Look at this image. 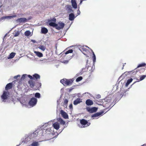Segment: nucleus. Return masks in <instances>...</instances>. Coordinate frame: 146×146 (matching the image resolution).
I'll return each mask as SVG.
<instances>
[{
    "label": "nucleus",
    "mask_w": 146,
    "mask_h": 146,
    "mask_svg": "<svg viewBox=\"0 0 146 146\" xmlns=\"http://www.w3.org/2000/svg\"><path fill=\"white\" fill-rule=\"evenodd\" d=\"M71 2L72 7L74 9L77 8V5L76 2L75 0H71Z\"/></svg>",
    "instance_id": "17"
},
{
    "label": "nucleus",
    "mask_w": 146,
    "mask_h": 146,
    "mask_svg": "<svg viewBox=\"0 0 146 146\" xmlns=\"http://www.w3.org/2000/svg\"><path fill=\"white\" fill-rule=\"evenodd\" d=\"M76 17L73 13H71L69 14V19L70 21H73Z\"/></svg>",
    "instance_id": "20"
},
{
    "label": "nucleus",
    "mask_w": 146,
    "mask_h": 146,
    "mask_svg": "<svg viewBox=\"0 0 146 146\" xmlns=\"http://www.w3.org/2000/svg\"><path fill=\"white\" fill-rule=\"evenodd\" d=\"M77 11H78V12H77V16L78 15H80V12L79 9Z\"/></svg>",
    "instance_id": "47"
},
{
    "label": "nucleus",
    "mask_w": 146,
    "mask_h": 146,
    "mask_svg": "<svg viewBox=\"0 0 146 146\" xmlns=\"http://www.w3.org/2000/svg\"><path fill=\"white\" fill-rule=\"evenodd\" d=\"M133 80V79L132 78H131L129 79H128L127 83L125 84V86L126 87H127L132 82Z\"/></svg>",
    "instance_id": "27"
},
{
    "label": "nucleus",
    "mask_w": 146,
    "mask_h": 146,
    "mask_svg": "<svg viewBox=\"0 0 146 146\" xmlns=\"http://www.w3.org/2000/svg\"><path fill=\"white\" fill-rule=\"evenodd\" d=\"M44 141L42 140L39 141H33L31 145V146H39V143Z\"/></svg>",
    "instance_id": "19"
},
{
    "label": "nucleus",
    "mask_w": 146,
    "mask_h": 146,
    "mask_svg": "<svg viewBox=\"0 0 146 146\" xmlns=\"http://www.w3.org/2000/svg\"><path fill=\"white\" fill-rule=\"evenodd\" d=\"M114 101L112 102L111 104H110V105L109 106V107H108V108H107V109H108L109 108H110V109L115 104V103H113Z\"/></svg>",
    "instance_id": "38"
},
{
    "label": "nucleus",
    "mask_w": 146,
    "mask_h": 146,
    "mask_svg": "<svg viewBox=\"0 0 146 146\" xmlns=\"http://www.w3.org/2000/svg\"><path fill=\"white\" fill-rule=\"evenodd\" d=\"M86 104L88 106H91L93 104V102L92 100L88 99L86 100Z\"/></svg>",
    "instance_id": "18"
},
{
    "label": "nucleus",
    "mask_w": 146,
    "mask_h": 146,
    "mask_svg": "<svg viewBox=\"0 0 146 146\" xmlns=\"http://www.w3.org/2000/svg\"><path fill=\"white\" fill-rule=\"evenodd\" d=\"M83 54H84V53H83Z\"/></svg>",
    "instance_id": "62"
},
{
    "label": "nucleus",
    "mask_w": 146,
    "mask_h": 146,
    "mask_svg": "<svg viewBox=\"0 0 146 146\" xmlns=\"http://www.w3.org/2000/svg\"><path fill=\"white\" fill-rule=\"evenodd\" d=\"M83 1V0H81L80 1V3H79V5H81Z\"/></svg>",
    "instance_id": "50"
},
{
    "label": "nucleus",
    "mask_w": 146,
    "mask_h": 146,
    "mask_svg": "<svg viewBox=\"0 0 146 146\" xmlns=\"http://www.w3.org/2000/svg\"><path fill=\"white\" fill-rule=\"evenodd\" d=\"M41 83H40V86H41Z\"/></svg>",
    "instance_id": "54"
},
{
    "label": "nucleus",
    "mask_w": 146,
    "mask_h": 146,
    "mask_svg": "<svg viewBox=\"0 0 146 146\" xmlns=\"http://www.w3.org/2000/svg\"><path fill=\"white\" fill-rule=\"evenodd\" d=\"M9 92L6 91H4L2 94L1 96V100L2 102H6L9 100Z\"/></svg>",
    "instance_id": "4"
},
{
    "label": "nucleus",
    "mask_w": 146,
    "mask_h": 146,
    "mask_svg": "<svg viewBox=\"0 0 146 146\" xmlns=\"http://www.w3.org/2000/svg\"><path fill=\"white\" fill-rule=\"evenodd\" d=\"M48 32V30L47 28L43 27L41 29V33L42 34H46Z\"/></svg>",
    "instance_id": "21"
},
{
    "label": "nucleus",
    "mask_w": 146,
    "mask_h": 146,
    "mask_svg": "<svg viewBox=\"0 0 146 146\" xmlns=\"http://www.w3.org/2000/svg\"><path fill=\"white\" fill-rule=\"evenodd\" d=\"M101 97V96L100 94H98L97 96V98H100Z\"/></svg>",
    "instance_id": "49"
},
{
    "label": "nucleus",
    "mask_w": 146,
    "mask_h": 146,
    "mask_svg": "<svg viewBox=\"0 0 146 146\" xmlns=\"http://www.w3.org/2000/svg\"><path fill=\"white\" fill-rule=\"evenodd\" d=\"M54 120H53L50 121H51V123H54Z\"/></svg>",
    "instance_id": "52"
},
{
    "label": "nucleus",
    "mask_w": 146,
    "mask_h": 146,
    "mask_svg": "<svg viewBox=\"0 0 146 146\" xmlns=\"http://www.w3.org/2000/svg\"><path fill=\"white\" fill-rule=\"evenodd\" d=\"M17 17V15H11V16H4L2 17L1 20H4L5 19H10L13 18L15 17Z\"/></svg>",
    "instance_id": "12"
},
{
    "label": "nucleus",
    "mask_w": 146,
    "mask_h": 146,
    "mask_svg": "<svg viewBox=\"0 0 146 146\" xmlns=\"http://www.w3.org/2000/svg\"><path fill=\"white\" fill-rule=\"evenodd\" d=\"M27 74H23L21 78V80H24L26 77H27Z\"/></svg>",
    "instance_id": "34"
},
{
    "label": "nucleus",
    "mask_w": 146,
    "mask_h": 146,
    "mask_svg": "<svg viewBox=\"0 0 146 146\" xmlns=\"http://www.w3.org/2000/svg\"><path fill=\"white\" fill-rule=\"evenodd\" d=\"M83 54H84V53H83Z\"/></svg>",
    "instance_id": "60"
},
{
    "label": "nucleus",
    "mask_w": 146,
    "mask_h": 146,
    "mask_svg": "<svg viewBox=\"0 0 146 146\" xmlns=\"http://www.w3.org/2000/svg\"><path fill=\"white\" fill-rule=\"evenodd\" d=\"M33 80H38L40 78V76L37 74H34L33 75Z\"/></svg>",
    "instance_id": "23"
},
{
    "label": "nucleus",
    "mask_w": 146,
    "mask_h": 146,
    "mask_svg": "<svg viewBox=\"0 0 146 146\" xmlns=\"http://www.w3.org/2000/svg\"><path fill=\"white\" fill-rule=\"evenodd\" d=\"M68 100L66 99H65L64 101V105H66L67 104H68Z\"/></svg>",
    "instance_id": "40"
},
{
    "label": "nucleus",
    "mask_w": 146,
    "mask_h": 146,
    "mask_svg": "<svg viewBox=\"0 0 146 146\" xmlns=\"http://www.w3.org/2000/svg\"><path fill=\"white\" fill-rule=\"evenodd\" d=\"M141 146H146V144H144L143 145H142Z\"/></svg>",
    "instance_id": "53"
},
{
    "label": "nucleus",
    "mask_w": 146,
    "mask_h": 146,
    "mask_svg": "<svg viewBox=\"0 0 146 146\" xmlns=\"http://www.w3.org/2000/svg\"><path fill=\"white\" fill-rule=\"evenodd\" d=\"M64 129V128H63V129H62V131H61V132Z\"/></svg>",
    "instance_id": "57"
},
{
    "label": "nucleus",
    "mask_w": 146,
    "mask_h": 146,
    "mask_svg": "<svg viewBox=\"0 0 146 146\" xmlns=\"http://www.w3.org/2000/svg\"><path fill=\"white\" fill-rule=\"evenodd\" d=\"M27 77H28L31 80L33 79V76H32L30 75H27Z\"/></svg>",
    "instance_id": "41"
},
{
    "label": "nucleus",
    "mask_w": 146,
    "mask_h": 146,
    "mask_svg": "<svg viewBox=\"0 0 146 146\" xmlns=\"http://www.w3.org/2000/svg\"><path fill=\"white\" fill-rule=\"evenodd\" d=\"M34 53L36 55L39 57H42L43 56V54L41 52L38 51H34Z\"/></svg>",
    "instance_id": "24"
},
{
    "label": "nucleus",
    "mask_w": 146,
    "mask_h": 146,
    "mask_svg": "<svg viewBox=\"0 0 146 146\" xmlns=\"http://www.w3.org/2000/svg\"><path fill=\"white\" fill-rule=\"evenodd\" d=\"M60 113L64 119H67L68 118V116L67 114L62 110H60Z\"/></svg>",
    "instance_id": "11"
},
{
    "label": "nucleus",
    "mask_w": 146,
    "mask_h": 146,
    "mask_svg": "<svg viewBox=\"0 0 146 146\" xmlns=\"http://www.w3.org/2000/svg\"><path fill=\"white\" fill-rule=\"evenodd\" d=\"M51 124V121H49L45 123L40 128L42 131L46 130V132H44V134L45 137L46 138V140L53 138L54 137H53V128L52 127H50Z\"/></svg>",
    "instance_id": "2"
},
{
    "label": "nucleus",
    "mask_w": 146,
    "mask_h": 146,
    "mask_svg": "<svg viewBox=\"0 0 146 146\" xmlns=\"http://www.w3.org/2000/svg\"><path fill=\"white\" fill-rule=\"evenodd\" d=\"M32 42H33L34 43H35L36 42L35 40H32Z\"/></svg>",
    "instance_id": "51"
},
{
    "label": "nucleus",
    "mask_w": 146,
    "mask_h": 146,
    "mask_svg": "<svg viewBox=\"0 0 146 146\" xmlns=\"http://www.w3.org/2000/svg\"><path fill=\"white\" fill-rule=\"evenodd\" d=\"M86 46V47H88V48H89V47L87 46Z\"/></svg>",
    "instance_id": "55"
},
{
    "label": "nucleus",
    "mask_w": 146,
    "mask_h": 146,
    "mask_svg": "<svg viewBox=\"0 0 146 146\" xmlns=\"http://www.w3.org/2000/svg\"><path fill=\"white\" fill-rule=\"evenodd\" d=\"M86 109L90 113L96 112L98 110V108L96 107H86Z\"/></svg>",
    "instance_id": "8"
},
{
    "label": "nucleus",
    "mask_w": 146,
    "mask_h": 146,
    "mask_svg": "<svg viewBox=\"0 0 146 146\" xmlns=\"http://www.w3.org/2000/svg\"><path fill=\"white\" fill-rule=\"evenodd\" d=\"M82 78H83L82 76L79 77L76 79V81L78 82L82 80Z\"/></svg>",
    "instance_id": "36"
},
{
    "label": "nucleus",
    "mask_w": 146,
    "mask_h": 146,
    "mask_svg": "<svg viewBox=\"0 0 146 146\" xmlns=\"http://www.w3.org/2000/svg\"><path fill=\"white\" fill-rule=\"evenodd\" d=\"M49 25L50 26L55 27L58 30H60L63 28L65 26V24L61 22H58V24L54 22H51L50 23Z\"/></svg>",
    "instance_id": "3"
},
{
    "label": "nucleus",
    "mask_w": 146,
    "mask_h": 146,
    "mask_svg": "<svg viewBox=\"0 0 146 146\" xmlns=\"http://www.w3.org/2000/svg\"><path fill=\"white\" fill-rule=\"evenodd\" d=\"M57 121L59 122L60 123L61 125H64L65 123V121H64L61 118H58L57 119Z\"/></svg>",
    "instance_id": "22"
},
{
    "label": "nucleus",
    "mask_w": 146,
    "mask_h": 146,
    "mask_svg": "<svg viewBox=\"0 0 146 146\" xmlns=\"http://www.w3.org/2000/svg\"><path fill=\"white\" fill-rule=\"evenodd\" d=\"M28 83L31 88H33L34 86V84L33 81L29 80L28 82Z\"/></svg>",
    "instance_id": "28"
},
{
    "label": "nucleus",
    "mask_w": 146,
    "mask_h": 146,
    "mask_svg": "<svg viewBox=\"0 0 146 146\" xmlns=\"http://www.w3.org/2000/svg\"><path fill=\"white\" fill-rule=\"evenodd\" d=\"M104 112L103 111H102L100 112H97L92 114L91 116V117L93 118V119H98V118H97V117L102 115Z\"/></svg>",
    "instance_id": "9"
},
{
    "label": "nucleus",
    "mask_w": 146,
    "mask_h": 146,
    "mask_svg": "<svg viewBox=\"0 0 146 146\" xmlns=\"http://www.w3.org/2000/svg\"><path fill=\"white\" fill-rule=\"evenodd\" d=\"M73 52V50L72 49H70L68 50L65 53L66 54H68L69 53H71Z\"/></svg>",
    "instance_id": "37"
},
{
    "label": "nucleus",
    "mask_w": 146,
    "mask_h": 146,
    "mask_svg": "<svg viewBox=\"0 0 146 146\" xmlns=\"http://www.w3.org/2000/svg\"><path fill=\"white\" fill-rule=\"evenodd\" d=\"M92 58L93 60V64L94 65L96 62V56L93 52V56Z\"/></svg>",
    "instance_id": "26"
},
{
    "label": "nucleus",
    "mask_w": 146,
    "mask_h": 146,
    "mask_svg": "<svg viewBox=\"0 0 146 146\" xmlns=\"http://www.w3.org/2000/svg\"><path fill=\"white\" fill-rule=\"evenodd\" d=\"M146 65V64L145 63H143L142 64H140L138 65L137 68H138L144 66Z\"/></svg>",
    "instance_id": "32"
},
{
    "label": "nucleus",
    "mask_w": 146,
    "mask_h": 146,
    "mask_svg": "<svg viewBox=\"0 0 146 146\" xmlns=\"http://www.w3.org/2000/svg\"><path fill=\"white\" fill-rule=\"evenodd\" d=\"M107 104H106V106H107Z\"/></svg>",
    "instance_id": "59"
},
{
    "label": "nucleus",
    "mask_w": 146,
    "mask_h": 146,
    "mask_svg": "<svg viewBox=\"0 0 146 146\" xmlns=\"http://www.w3.org/2000/svg\"><path fill=\"white\" fill-rule=\"evenodd\" d=\"M83 54H84V53H83Z\"/></svg>",
    "instance_id": "61"
},
{
    "label": "nucleus",
    "mask_w": 146,
    "mask_h": 146,
    "mask_svg": "<svg viewBox=\"0 0 146 146\" xmlns=\"http://www.w3.org/2000/svg\"><path fill=\"white\" fill-rule=\"evenodd\" d=\"M31 34V32L29 31H27L25 32V35L27 36H29Z\"/></svg>",
    "instance_id": "30"
},
{
    "label": "nucleus",
    "mask_w": 146,
    "mask_h": 146,
    "mask_svg": "<svg viewBox=\"0 0 146 146\" xmlns=\"http://www.w3.org/2000/svg\"><path fill=\"white\" fill-rule=\"evenodd\" d=\"M69 108L70 109H73V106L72 104H70L69 106Z\"/></svg>",
    "instance_id": "43"
},
{
    "label": "nucleus",
    "mask_w": 146,
    "mask_h": 146,
    "mask_svg": "<svg viewBox=\"0 0 146 146\" xmlns=\"http://www.w3.org/2000/svg\"><path fill=\"white\" fill-rule=\"evenodd\" d=\"M20 76L19 75H18L17 76H15L14 77L15 79H17L18 77H20Z\"/></svg>",
    "instance_id": "45"
},
{
    "label": "nucleus",
    "mask_w": 146,
    "mask_h": 146,
    "mask_svg": "<svg viewBox=\"0 0 146 146\" xmlns=\"http://www.w3.org/2000/svg\"><path fill=\"white\" fill-rule=\"evenodd\" d=\"M79 49L82 52V51H86V49L84 48H82L81 49Z\"/></svg>",
    "instance_id": "42"
},
{
    "label": "nucleus",
    "mask_w": 146,
    "mask_h": 146,
    "mask_svg": "<svg viewBox=\"0 0 146 146\" xmlns=\"http://www.w3.org/2000/svg\"><path fill=\"white\" fill-rule=\"evenodd\" d=\"M57 135L55 136V137H57Z\"/></svg>",
    "instance_id": "58"
},
{
    "label": "nucleus",
    "mask_w": 146,
    "mask_h": 146,
    "mask_svg": "<svg viewBox=\"0 0 146 146\" xmlns=\"http://www.w3.org/2000/svg\"><path fill=\"white\" fill-rule=\"evenodd\" d=\"M35 97L39 98L40 97V94L39 93L37 92L35 94Z\"/></svg>",
    "instance_id": "31"
},
{
    "label": "nucleus",
    "mask_w": 146,
    "mask_h": 146,
    "mask_svg": "<svg viewBox=\"0 0 146 146\" xmlns=\"http://www.w3.org/2000/svg\"><path fill=\"white\" fill-rule=\"evenodd\" d=\"M83 54H84V53H83Z\"/></svg>",
    "instance_id": "63"
},
{
    "label": "nucleus",
    "mask_w": 146,
    "mask_h": 146,
    "mask_svg": "<svg viewBox=\"0 0 146 146\" xmlns=\"http://www.w3.org/2000/svg\"><path fill=\"white\" fill-rule=\"evenodd\" d=\"M14 32L15 35L14 36L15 37L18 36L20 34V32L19 31H15Z\"/></svg>",
    "instance_id": "35"
},
{
    "label": "nucleus",
    "mask_w": 146,
    "mask_h": 146,
    "mask_svg": "<svg viewBox=\"0 0 146 146\" xmlns=\"http://www.w3.org/2000/svg\"><path fill=\"white\" fill-rule=\"evenodd\" d=\"M70 59H71V58H72V57H70Z\"/></svg>",
    "instance_id": "56"
},
{
    "label": "nucleus",
    "mask_w": 146,
    "mask_h": 146,
    "mask_svg": "<svg viewBox=\"0 0 146 146\" xmlns=\"http://www.w3.org/2000/svg\"><path fill=\"white\" fill-rule=\"evenodd\" d=\"M15 54V52H11L9 55V56L8 57V59H11L13 58Z\"/></svg>",
    "instance_id": "25"
},
{
    "label": "nucleus",
    "mask_w": 146,
    "mask_h": 146,
    "mask_svg": "<svg viewBox=\"0 0 146 146\" xmlns=\"http://www.w3.org/2000/svg\"><path fill=\"white\" fill-rule=\"evenodd\" d=\"M66 10L67 11L68 13H73L74 12L73 10L72 9V7L70 5H67L66 6Z\"/></svg>",
    "instance_id": "13"
},
{
    "label": "nucleus",
    "mask_w": 146,
    "mask_h": 146,
    "mask_svg": "<svg viewBox=\"0 0 146 146\" xmlns=\"http://www.w3.org/2000/svg\"><path fill=\"white\" fill-rule=\"evenodd\" d=\"M13 87V84L12 83H9L7 84L5 87V89L6 90H8L12 88Z\"/></svg>",
    "instance_id": "16"
},
{
    "label": "nucleus",
    "mask_w": 146,
    "mask_h": 146,
    "mask_svg": "<svg viewBox=\"0 0 146 146\" xmlns=\"http://www.w3.org/2000/svg\"><path fill=\"white\" fill-rule=\"evenodd\" d=\"M73 81V80L72 79H63L61 80L60 82L64 86H69L71 85Z\"/></svg>",
    "instance_id": "6"
},
{
    "label": "nucleus",
    "mask_w": 146,
    "mask_h": 146,
    "mask_svg": "<svg viewBox=\"0 0 146 146\" xmlns=\"http://www.w3.org/2000/svg\"><path fill=\"white\" fill-rule=\"evenodd\" d=\"M28 20L25 18H21L17 19L16 21L19 23H25L27 22Z\"/></svg>",
    "instance_id": "10"
},
{
    "label": "nucleus",
    "mask_w": 146,
    "mask_h": 146,
    "mask_svg": "<svg viewBox=\"0 0 146 146\" xmlns=\"http://www.w3.org/2000/svg\"><path fill=\"white\" fill-rule=\"evenodd\" d=\"M52 126L55 129L57 130L58 129L60 128V124L58 122H54L52 123Z\"/></svg>",
    "instance_id": "14"
},
{
    "label": "nucleus",
    "mask_w": 146,
    "mask_h": 146,
    "mask_svg": "<svg viewBox=\"0 0 146 146\" xmlns=\"http://www.w3.org/2000/svg\"><path fill=\"white\" fill-rule=\"evenodd\" d=\"M82 99L79 98H77L76 100H75L73 102V104L74 105H76L82 102Z\"/></svg>",
    "instance_id": "15"
},
{
    "label": "nucleus",
    "mask_w": 146,
    "mask_h": 146,
    "mask_svg": "<svg viewBox=\"0 0 146 146\" xmlns=\"http://www.w3.org/2000/svg\"><path fill=\"white\" fill-rule=\"evenodd\" d=\"M64 64H67L68 62V60H65L63 62Z\"/></svg>",
    "instance_id": "46"
},
{
    "label": "nucleus",
    "mask_w": 146,
    "mask_h": 146,
    "mask_svg": "<svg viewBox=\"0 0 146 146\" xmlns=\"http://www.w3.org/2000/svg\"><path fill=\"white\" fill-rule=\"evenodd\" d=\"M80 125L79 126L80 128H83L88 127L90 124V123L89 122L86 120L82 119L80 121Z\"/></svg>",
    "instance_id": "5"
},
{
    "label": "nucleus",
    "mask_w": 146,
    "mask_h": 146,
    "mask_svg": "<svg viewBox=\"0 0 146 146\" xmlns=\"http://www.w3.org/2000/svg\"><path fill=\"white\" fill-rule=\"evenodd\" d=\"M46 132L45 131H42L40 128L36 131L32 133H30L29 135L23 140H22V143L19 144V145L21 144L26 143L29 141L31 140H33L34 138L36 137L39 135L42 139L46 138L44 137V132Z\"/></svg>",
    "instance_id": "1"
},
{
    "label": "nucleus",
    "mask_w": 146,
    "mask_h": 146,
    "mask_svg": "<svg viewBox=\"0 0 146 146\" xmlns=\"http://www.w3.org/2000/svg\"><path fill=\"white\" fill-rule=\"evenodd\" d=\"M90 64L88 63V60H87L86 62V67L88 68Z\"/></svg>",
    "instance_id": "44"
},
{
    "label": "nucleus",
    "mask_w": 146,
    "mask_h": 146,
    "mask_svg": "<svg viewBox=\"0 0 146 146\" xmlns=\"http://www.w3.org/2000/svg\"><path fill=\"white\" fill-rule=\"evenodd\" d=\"M56 21V19L55 18H53L51 20H49L48 21V22L49 23V24L50 23L53 22L52 21L55 22Z\"/></svg>",
    "instance_id": "33"
},
{
    "label": "nucleus",
    "mask_w": 146,
    "mask_h": 146,
    "mask_svg": "<svg viewBox=\"0 0 146 146\" xmlns=\"http://www.w3.org/2000/svg\"><path fill=\"white\" fill-rule=\"evenodd\" d=\"M37 102V99L35 97H33L29 100V104L31 107H33L36 105Z\"/></svg>",
    "instance_id": "7"
},
{
    "label": "nucleus",
    "mask_w": 146,
    "mask_h": 146,
    "mask_svg": "<svg viewBox=\"0 0 146 146\" xmlns=\"http://www.w3.org/2000/svg\"><path fill=\"white\" fill-rule=\"evenodd\" d=\"M38 48L43 51H44L46 49V47L43 45H40Z\"/></svg>",
    "instance_id": "29"
},
{
    "label": "nucleus",
    "mask_w": 146,
    "mask_h": 146,
    "mask_svg": "<svg viewBox=\"0 0 146 146\" xmlns=\"http://www.w3.org/2000/svg\"><path fill=\"white\" fill-rule=\"evenodd\" d=\"M72 47H77V46L76 45H72V46H70L68 48H72Z\"/></svg>",
    "instance_id": "48"
},
{
    "label": "nucleus",
    "mask_w": 146,
    "mask_h": 146,
    "mask_svg": "<svg viewBox=\"0 0 146 146\" xmlns=\"http://www.w3.org/2000/svg\"><path fill=\"white\" fill-rule=\"evenodd\" d=\"M146 77V76L145 75H143L140 76V80L141 81L143 80Z\"/></svg>",
    "instance_id": "39"
}]
</instances>
